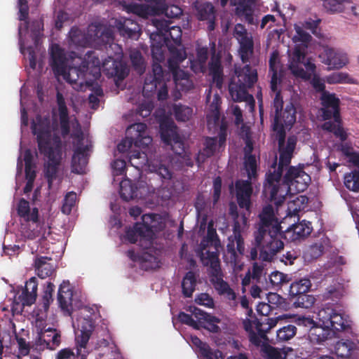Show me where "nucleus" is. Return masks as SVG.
Returning <instances> with one entry per match:
<instances>
[{
    "label": "nucleus",
    "mask_w": 359,
    "mask_h": 359,
    "mask_svg": "<svg viewBox=\"0 0 359 359\" xmlns=\"http://www.w3.org/2000/svg\"><path fill=\"white\" fill-rule=\"evenodd\" d=\"M344 185L350 191H359V170H354L344 176Z\"/></svg>",
    "instance_id": "nucleus-56"
},
{
    "label": "nucleus",
    "mask_w": 359,
    "mask_h": 359,
    "mask_svg": "<svg viewBox=\"0 0 359 359\" xmlns=\"http://www.w3.org/2000/svg\"><path fill=\"white\" fill-rule=\"evenodd\" d=\"M262 356L264 359H287V353L283 349L264 343L260 349Z\"/></svg>",
    "instance_id": "nucleus-43"
},
{
    "label": "nucleus",
    "mask_w": 359,
    "mask_h": 359,
    "mask_svg": "<svg viewBox=\"0 0 359 359\" xmlns=\"http://www.w3.org/2000/svg\"><path fill=\"white\" fill-rule=\"evenodd\" d=\"M237 81H231L229 85V94L234 102L245 101L249 96L248 88H252L257 81V72L250 65L236 69Z\"/></svg>",
    "instance_id": "nucleus-4"
},
{
    "label": "nucleus",
    "mask_w": 359,
    "mask_h": 359,
    "mask_svg": "<svg viewBox=\"0 0 359 359\" xmlns=\"http://www.w3.org/2000/svg\"><path fill=\"white\" fill-rule=\"evenodd\" d=\"M239 54L243 62H248L250 57L253 54L254 51V42L252 37L245 36L244 38L239 39Z\"/></svg>",
    "instance_id": "nucleus-41"
},
{
    "label": "nucleus",
    "mask_w": 359,
    "mask_h": 359,
    "mask_svg": "<svg viewBox=\"0 0 359 359\" xmlns=\"http://www.w3.org/2000/svg\"><path fill=\"white\" fill-rule=\"evenodd\" d=\"M133 69L140 74H142L145 69L144 57L138 50L133 51L130 55Z\"/></svg>",
    "instance_id": "nucleus-61"
},
{
    "label": "nucleus",
    "mask_w": 359,
    "mask_h": 359,
    "mask_svg": "<svg viewBox=\"0 0 359 359\" xmlns=\"http://www.w3.org/2000/svg\"><path fill=\"white\" fill-rule=\"evenodd\" d=\"M204 241L201 243V251L199 253L200 259L204 266H209L212 276H219L221 273L220 262L217 251L205 250L206 245Z\"/></svg>",
    "instance_id": "nucleus-22"
},
{
    "label": "nucleus",
    "mask_w": 359,
    "mask_h": 359,
    "mask_svg": "<svg viewBox=\"0 0 359 359\" xmlns=\"http://www.w3.org/2000/svg\"><path fill=\"white\" fill-rule=\"evenodd\" d=\"M82 62H88V71L90 69V66L93 68L91 72L94 80H97L100 77L102 63L95 51H88Z\"/></svg>",
    "instance_id": "nucleus-37"
},
{
    "label": "nucleus",
    "mask_w": 359,
    "mask_h": 359,
    "mask_svg": "<svg viewBox=\"0 0 359 359\" xmlns=\"http://www.w3.org/2000/svg\"><path fill=\"white\" fill-rule=\"evenodd\" d=\"M17 212L24 221H30L39 218L38 208H33L31 210L29 203L25 198L20 199L17 207Z\"/></svg>",
    "instance_id": "nucleus-35"
},
{
    "label": "nucleus",
    "mask_w": 359,
    "mask_h": 359,
    "mask_svg": "<svg viewBox=\"0 0 359 359\" xmlns=\"http://www.w3.org/2000/svg\"><path fill=\"white\" fill-rule=\"evenodd\" d=\"M214 277L216 278L214 283L215 288L218 291V293L221 295H224L229 300H235L236 298L235 292L230 287L229 284L222 279L221 274L219 276Z\"/></svg>",
    "instance_id": "nucleus-46"
},
{
    "label": "nucleus",
    "mask_w": 359,
    "mask_h": 359,
    "mask_svg": "<svg viewBox=\"0 0 359 359\" xmlns=\"http://www.w3.org/2000/svg\"><path fill=\"white\" fill-rule=\"evenodd\" d=\"M346 4H351L350 0H324L323 6L330 13L344 12Z\"/></svg>",
    "instance_id": "nucleus-50"
},
{
    "label": "nucleus",
    "mask_w": 359,
    "mask_h": 359,
    "mask_svg": "<svg viewBox=\"0 0 359 359\" xmlns=\"http://www.w3.org/2000/svg\"><path fill=\"white\" fill-rule=\"evenodd\" d=\"M318 316L320 321L332 332L344 331L350 327L348 320L332 308L320 310Z\"/></svg>",
    "instance_id": "nucleus-11"
},
{
    "label": "nucleus",
    "mask_w": 359,
    "mask_h": 359,
    "mask_svg": "<svg viewBox=\"0 0 359 359\" xmlns=\"http://www.w3.org/2000/svg\"><path fill=\"white\" fill-rule=\"evenodd\" d=\"M229 0H221V5L225 6ZM231 4L236 6V15L248 24L255 25L257 20L254 16V0H231Z\"/></svg>",
    "instance_id": "nucleus-15"
},
{
    "label": "nucleus",
    "mask_w": 359,
    "mask_h": 359,
    "mask_svg": "<svg viewBox=\"0 0 359 359\" xmlns=\"http://www.w3.org/2000/svg\"><path fill=\"white\" fill-rule=\"evenodd\" d=\"M196 17L200 21L208 22V29L211 32L215 29L216 10L210 2L195 3Z\"/></svg>",
    "instance_id": "nucleus-23"
},
{
    "label": "nucleus",
    "mask_w": 359,
    "mask_h": 359,
    "mask_svg": "<svg viewBox=\"0 0 359 359\" xmlns=\"http://www.w3.org/2000/svg\"><path fill=\"white\" fill-rule=\"evenodd\" d=\"M48 257H36L34 260V268L37 276L42 279L50 276L55 271V266Z\"/></svg>",
    "instance_id": "nucleus-33"
},
{
    "label": "nucleus",
    "mask_w": 359,
    "mask_h": 359,
    "mask_svg": "<svg viewBox=\"0 0 359 359\" xmlns=\"http://www.w3.org/2000/svg\"><path fill=\"white\" fill-rule=\"evenodd\" d=\"M89 353L87 347H80L79 344L75 342V348H65L60 350L55 359H86Z\"/></svg>",
    "instance_id": "nucleus-32"
},
{
    "label": "nucleus",
    "mask_w": 359,
    "mask_h": 359,
    "mask_svg": "<svg viewBox=\"0 0 359 359\" xmlns=\"http://www.w3.org/2000/svg\"><path fill=\"white\" fill-rule=\"evenodd\" d=\"M310 181V176L302 168L290 166L283 180H278L277 183L271 184L274 187L273 194L268 191L267 185H264L263 194L278 207L284 203L289 193H300L305 191Z\"/></svg>",
    "instance_id": "nucleus-2"
},
{
    "label": "nucleus",
    "mask_w": 359,
    "mask_h": 359,
    "mask_svg": "<svg viewBox=\"0 0 359 359\" xmlns=\"http://www.w3.org/2000/svg\"><path fill=\"white\" fill-rule=\"evenodd\" d=\"M267 299H268L267 304L264 303V304H259L258 306L257 311L260 313H263V311L262 310L263 308L267 309V311H266V313H267L271 309H274L280 306L283 302V297H280L277 293H269L268 294Z\"/></svg>",
    "instance_id": "nucleus-52"
},
{
    "label": "nucleus",
    "mask_w": 359,
    "mask_h": 359,
    "mask_svg": "<svg viewBox=\"0 0 359 359\" xmlns=\"http://www.w3.org/2000/svg\"><path fill=\"white\" fill-rule=\"evenodd\" d=\"M126 137L117 145L120 153L128 151L133 144L137 147L146 148L152 142L151 137L147 133V126L144 123H135L129 126L126 129Z\"/></svg>",
    "instance_id": "nucleus-6"
},
{
    "label": "nucleus",
    "mask_w": 359,
    "mask_h": 359,
    "mask_svg": "<svg viewBox=\"0 0 359 359\" xmlns=\"http://www.w3.org/2000/svg\"><path fill=\"white\" fill-rule=\"evenodd\" d=\"M292 301L296 307L309 309L315 303L316 299L313 295L307 293L299 294L291 297Z\"/></svg>",
    "instance_id": "nucleus-49"
},
{
    "label": "nucleus",
    "mask_w": 359,
    "mask_h": 359,
    "mask_svg": "<svg viewBox=\"0 0 359 359\" xmlns=\"http://www.w3.org/2000/svg\"><path fill=\"white\" fill-rule=\"evenodd\" d=\"M139 236L147 238L144 226H142L141 224H135L133 229H128L126 232V238L130 243H135Z\"/></svg>",
    "instance_id": "nucleus-58"
},
{
    "label": "nucleus",
    "mask_w": 359,
    "mask_h": 359,
    "mask_svg": "<svg viewBox=\"0 0 359 359\" xmlns=\"http://www.w3.org/2000/svg\"><path fill=\"white\" fill-rule=\"evenodd\" d=\"M129 162L131 165L140 170L148 163L147 155L143 151H133L129 156Z\"/></svg>",
    "instance_id": "nucleus-57"
},
{
    "label": "nucleus",
    "mask_w": 359,
    "mask_h": 359,
    "mask_svg": "<svg viewBox=\"0 0 359 359\" xmlns=\"http://www.w3.org/2000/svg\"><path fill=\"white\" fill-rule=\"evenodd\" d=\"M160 133L163 142L170 145L176 154L181 156L184 153V143L177 134L173 122L161 123Z\"/></svg>",
    "instance_id": "nucleus-13"
},
{
    "label": "nucleus",
    "mask_w": 359,
    "mask_h": 359,
    "mask_svg": "<svg viewBox=\"0 0 359 359\" xmlns=\"http://www.w3.org/2000/svg\"><path fill=\"white\" fill-rule=\"evenodd\" d=\"M165 81L164 72L161 62H153L152 74L144 79L143 93H153L158 88V83Z\"/></svg>",
    "instance_id": "nucleus-27"
},
{
    "label": "nucleus",
    "mask_w": 359,
    "mask_h": 359,
    "mask_svg": "<svg viewBox=\"0 0 359 359\" xmlns=\"http://www.w3.org/2000/svg\"><path fill=\"white\" fill-rule=\"evenodd\" d=\"M181 62L169 58L168 63L170 70L172 72L173 80L176 86H182L184 83H189L187 74L179 67Z\"/></svg>",
    "instance_id": "nucleus-38"
},
{
    "label": "nucleus",
    "mask_w": 359,
    "mask_h": 359,
    "mask_svg": "<svg viewBox=\"0 0 359 359\" xmlns=\"http://www.w3.org/2000/svg\"><path fill=\"white\" fill-rule=\"evenodd\" d=\"M221 99L219 96L216 94L214 97L212 102L210 104V107L211 109V113L207 114V121L208 123H210L212 121L216 124L218 123L220 117L219 114V103Z\"/></svg>",
    "instance_id": "nucleus-59"
},
{
    "label": "nucleus",
    "mask_w": 359,
    "mask_h": 359,
    "mask_svg": "<svg viewBox=\"0 0 359 359\" xmlns=\"http://www.w3.org/2000/svg\"><path fill=\"white\" fill-rule=\"evenodd\" d=\"M191 313L198 320L199 328L203 327L213 333H217L219 331V327L217 325V323L220 322L218 318L211 316L196 307L191 310Z\"/></svg>",
    "instance_id": "nucleus-28"
},
{
    "label": "nucleus",
    "mask_w": 359,
    "mask_h": 359,
    "mask_svg": "<svg viewBox=\"0 0 359 359\" xmlns=\"http://www.w3.org/2000/svg\"><path fill=\"white\" fill-rule=\"evenodd\" d=\"M79 142L72 158V170L76 174H83L85 172L86 167L88 163V145L82 146Z\"/></svg>",
    "instance_id": "nucleus-25"
},
{
    "label": "nucleus",
    "mask_w": 359,
    "mask_h": 359,
    "mask_svg": "<svg viewBox=\"0 0 359 359\" xmlns=\"http://www.w3.org/2000/svg\"><path fill=\"white\" fill-rule=\"evenodd\" d=\"M311 287L309 278H303L292 282L290 286L289 294L290 297L307 293Z\"/></svg>",
    "instance_id": "nucleus-44"
},
{
    "label": "nucleus",
    "mask_w": 359,
    "mask_h": 359,
    "mask_svg": "<svg viewBox=\"0 0 359 359\" xmlns=\"http://www.w3.org/2000/svg\"><path fill=\"white\" fill-rule=\"evenodd\" d=\"M323 108L322 117L327 121L333 118L334 121L339 123L340 121V100L336 94L330 92H323L320 97Z\"/></svg>",
    "instance_id": "nucleus-14"
},
{
    "label": "nucleus",
    "mask_w": 359,
    "mask_h": 359,
    "mask_svg": "<svg viewBox=\"0 0 359 359\" xmlns=\"http://www.w3.org/2000/svg\"><path fill=\"white\" fill-rule=\"evenodd\" d=\"M121 198L128 202L138 197L137 187L130 180H125L120 183Z\"/></svg>",
    "instance_id": "nucleus-40"
},
{
    "label": "nucleus",
    "mask_w": 359,
    "mask_h": 359,
    "mask_svg": "<svg viewBox=\"0 0 359 359\" xmlns=\"http://www.w3.org/2000/svg\"><path fill=\"white\" fill-rule=\"evenodd\" d=\"M168 42L162 40L151 41V50L153 62H162L164 61V51L163 48L165 46H168Z\"/></svg>",
    "instance_id": "nucleus-45"
},
{
    "label": "nucleus",
    "mask_w": 359,
    "mask_h": 359,
    "mask_svg": "<svg viewBox=\"0 0 359 359\" xmlns=\"http://www.w3.org/2000/svg\"><path fill=\"white\" fill-rule=\"evenodd\" d=\"M88 72V62H81L79 67H67L64 74H60L58 76H62L74 90L82 91L86 87L92 86L93 83V81L86 78Z\"/></svg>",
    "instance_id": "nucleus-7"
},
{
    "label": "nucleus",
    "mask_w": 359,
    "mask_h": 359,
    "mask_svg": "<svg viewBox=\"0 0 359 359\" xmlns=\"http://www.w3.org/2000/svg\"><path fill=\"white\" fill-rule=\"evenodd\" d=\"M102 70L108 76L123 80L128 74V69L122 60H117L108 57L102 62Z\"/></svg>",
    "instance_id": "nucleus-18"
},
{
    "label": "nucleus",
    "mask_w": 359,
    "mask_h": 359,
    "mask_svg": "<svg viewBox=\"0 0 359 359\" xmlns=\"http://www.w3.org/2000/svg\"><path fill=\"white\" fill-rule=\"evenodd\" d=\"M217 138L207 137L205 140L203 151L198 154L196 161L200 163V155L204 156V158L211 157L214 155L217 148Z\"/></svg>",
    "instance_id": "nucleus-53"
},
{
    "label": "nucleus",
    "mask_w": 359,
    "mask_h": 359,
    "mask_svg": "<svg viewBox=\"0 0 359 359\" xmlns=\"http://www.w3.org/2000/svg\"><path fill=\"white\" fill-rule=\"evenodd\" d=\"M296 333V326L292 324H288L277 330V339L280 341H286L294 337Z\"/></svg>",
    "instance_id": "nucleus-60"
},
{
    "label": "nucleus",
    "mask_w": 359,
    "mask_h": 359,
    "mask_svg": "<svg viewBox=\"0 0 359 359\" xmlns=\"http://www.w3.org/2000/svg\"><path fill=\"white\" fill-rule=\"evenodd\" d=\"M78 327L80 334H77L75 342L79 344L80 347H87V344L94 330V323L90 318H83L79 320Z\"/></svg>",
    "instance_id": "nucleus-29"
},
{
    "label": "nucleus",
    "mask_w": 359,
    "mask_h": 359,
    "mask_svg": "<svg viewBox=\"0 0 359 359\" xmlns=\"http://www.w3.org/2000/svg\"><path fill=\"white\" fill-rule=\"evenodd\" d=\"M158 14H164L169 18H178L182 14V9L174 4L165 5L163 0L156 1V8H154Z\"/></svg>",
    "instance_id": "nucleus-36"
},
{
    "label": "nucleus",
    "mask_w": 359,
    "mask_h": 359,
    "mask_svg": "<svg viewBox=\"0 0 359 359\" xmlns=\"http://www.w3.org/2000/svg\"><path fill=\"white\" fill-rule=\"evenodd\" d=\"M208 70L215 87L219 90L222 89L224 82L222 55L219 52L216 53L215 47L212 48L211 57L208 62Z\"/></svg>",
    "instance_id": "nucleus-19"
},
{
    "label": "nucleus",
    "mask_w": 359,
    "mask_h": 359,
    "mask_svg": "<svg viewBox=\"0 0 359 359\" xmlns=\"http://www.w3.org/2000/svg\"><path fill=\"white\" fill-rule=\"evenodd\" d=\"M279 234L278 238L281 241L285 239L290 242H296L306 238L309 236L313 230L311 223L303 220L301 222L294 224L286 230L283 231L280 222H278Z\"/></svg>",
    "instance_id": "nucleus-12"
},
{
    "label": "nucleus",
    "mask_w": 359,
    "mask_h": 359,
    "mask_svg": "<svg viewBox=\"0 0 359 359\" xmlns=\"http://www.w3.org/2000/svg\"><path fill=\"white\" fill-rule=\"evenodd\" d=\"M285 142L279 147V162L277 165V157L275 158L273 163L271 165V168L273 169V171L271 170L266 174V180L264 185H267L268 191H270L271 194H273L274 187L271 185V183L278 182V180L283 176V171L285 168L288 167L291 163V159L292 158V154L290 152L285 151L282 149V147L284 146Z\"/></svg>",
    "instance_id": "nucleus-9"
},
{
    "label": "nucleus",
    "mask_w": 359,
    "mask_h": 359,
    "mask_svg": "<svg viewBox=\"0 0 359 359\" xmlns=\"http://www.w3.org/2000/svg\"><path fill=\"white\" fill-rule=\"evenodd\" d=\"M43 341L48 348L55 349L61 343V332L55 328L48 327L45 330L43 336Z\"/></svg>",
    "instance_id": "nucleus-39"
},
{
    "label": "nucleus",
    "mask_w": 359,
    "mask_h": 359,
    "mask_svg": "<svg viewBox=\"0 0 359 359\" xmlns=\"http://www.w3.org/2000/svg\"><path fill=\"white\" fill-rule=\"evenodd\" d=\"M273 99V108L276 114L272 123V129L276 133L280 146L285 142V128H291L296 121V109L292 102L286 104L284 109L281 92L278 91Z\"/></svg>",
    "instance_id": "nucleus-3"
},
{
    "label": "nucleus",
    "mask_w": 359,
    "mask_h": 359,
    "mask_svg": "<svg viewBox=\"0 0 359 359\" xmlns=\"http://www.w3.org/2000/svg\"><path fill=\"white\" fill-rule=\"evenodd\" d=\"M37 287L36 278L32 277L26 282L25 289L19 297L23 306H31L35 302L37 297Z\"/></svg>",
    "instance_id": "nucleus-31"
},
{
    "label": "nucleus",
    "mask_w": 359,
    "mask_h": 359,
    "mask_svg": "<svg viewBox=\"0 0 359 359\" xmlns=\"http://www.w3.org/2000/svg\"><path fill=\"white\" fill-rule=\"evenodd\" d=\"M321 62L327 65L329 69H340L348 63L346 54L335 50L334 48L326 47L319 55Z\"/></svg>",
    "instance_id": "nucleus-21"
},
{
    "label": "nucleus",
    "mask_w": 359,
    "mask_h": 359,
    "mask_svg": "<svg viewBox=\"0 0 359 359\" xmlns=\"http://www.w3.org/2000/svg\"><path fill=\"white\" fill-rule=\"evenodd\" d=\"M24 222L25 223L21 224V234L25 238L34 240L41 235L42 226L39 218Z\"/></svg>",
    "instance_id": "nucleus-34"
},
{
    "label": "nucleus",
    "mask_w": 359,
    "mask_h": 359,
    "mask_svg": "<svg viewBox=\"0 0 359 359\" xmlns=\"http://www.w3.org/2000/svg\"><path fill=\"white\" fill-rule=\"evenodd\" d=\"M142 226L147 236V239H152L154 236L165 227V224L158 214H145L142 215Z\"/></svg>",
    "instance_id": "nucleus-24"
},
{
    "label": "nucleus",
    "mask_w": 359,
    "mask_h": 359,
    "mask_svg": "<svg viewBox=\"0 0 359 359\" xmlns=\"http://www.w3.org/2000/svg\"><path fill=\"white\" fill-rule=\"evenodd\" d=\"M353 342L349 340L338 341L334 346L335 353L341 358H348L353 348Z\"/></svg>",
    "instance_id": "nucleus-51"
},
{
    "label": "nucleus",
    "mask_w": 359,
    "mask_h": 359,
    "mask_svg": "<svg viewBox=\"0 0 359 359\" xmlns=\"http://www.w3.org/2000/svg\"><path fill=\"white\" fill-rule=\"evenodd\" d=\"M196 286L195 273L189 271L186 273L182 281V291L185 297H191Z\"/></svg>",
    "instance_id": "nucleus-42"
},
{
    "label": "nucleus",
    "mask_w": 359,
    "mask_h": 359,
    "mask_svg": "<svg viewBox=\"0 0 359 359\" xmlns=\"http://www.w3.org/2000/svg\"><path fill=\"white\" fill-rule=\"evenodd\" d=\"M73 289L68 280H64L57 292L59 306L66 316H71L76 305L73 299Z\"/></svg>",
    "instance_id": "nucleus-17"
},
{
    "label": "nucleus",
    "mask_w": 359,
    "mask_h": 359,
    "mask_svg": "<svg viewBox=\"0 0 359 359\" xmlns=\"http://www.w3.org/2000/svg\"><path fill=\"white\" fill-rule=\"evenodd\" d=\"M76 201V194L74 191L68 192L64 198V203L62 206V212L66 215L70 214L72 208L75 205Z\"/></svg>",
    "instance_id": "nucleus-63"
},
{
    "label": "nucleus",
    "mask_w": 359,
    "mask_h": 359,
    "mask_svg": "<svg viewBox=\"0 0 359 359\" xmlns=\"http://www.w3.org/2000/svg\"><path fill=\"white\" fill-rule=\"evenodd\" d=\"M303 323L310 327L309 338L312 343L323 344L325 341L331 339L334 334V332L328 327L325 326L323 323L319 325L310 318H304Z\"/></svg>",
    "instance_id": "nucleus-16"
},
{
    "label": "nucleus",
    "mask_w": 359,
    "mask_h": 359,
    "mask_svg": "<svg viewBox=\"0 0 359 359\" xmlns=\"http://www.w3.org/2000/svg\"><path fill=\"white\" fill-rule=\"evenodd\" d=\"M53 147L45 152H40L48 158L44 164V177L47 180L48 189L52 188L53 184L57 180H62L59 176L60 166L62 158V142L60 137H55Z\"/></svg>",
    "instance_id": "nucleus-5"
},
{
    "label": "nucleus",
    "mask_w": 359,
    "mask_h": 359,
    "mask_svg": "<svg viewBox=\"0 0 359 359\" xmlns=\"http://www.w3.org/2000/svg\"><path fill=\"white\" fill-rule=\"evenodd\" d=\"M57 104L58 106L60 126L61 135L63 137H67L70 133L69 117L68 109L66 106L65 98L62 93H57L56 95Z\"/></svg>",
    "instance_id": "nucleus-30"
},
{
    "label": "nucleus",
    "mask_w": 359,
    "mask_h": 359,
    "mask_svg": "<svg viewBox=\"0 0 359 359\" xmlns=\"http://www.w3.org/2000/svg\"><path fill=\"white\" fill-rule=\"evenodd\" d=\"M173 113L177 121L185 122L191 117L193 109L191 107L176 104L173 106Z\"/></svg>",
    "instance_id": "nucleus-55"
},
{
    "label": "nucleus",
    "mask_w": 359,
    "mask_h": 359,
    "mask_svg": "<svg viewBox=\"0 0 359 359\" xmlns=\"http://www.w3.org/2000/svg\"><path fill=\"white\" fill-rule=\"evenodd\" d=\"M114 27L121 36L131 39H138L140 35L139 24L134 20L121 17L116 19Z\"/></svg>",
    "instance_id": "nucleus-20"
},
{
    "label": "nucleus",
    "mask_w": 359,
    "mask_h": 359,
    "mask_svg": "<svg viewBox=\"0 0 359 359\" xmlns=\"http://www.w3.org/2000/svg\"><path fill=\"white\" fill-rule=\"evenodd\" d=\"M244 168L250 180L255 179L257 175V163L255 155L245 154L244 156Z\"/></svg>",
    "instance_id": "nucleus-48"
},
{
    "label": "nucleus",
    "mask_w": 359,
    "mask_h": 359,
    "mask_svg": "<svg viewBox=\"0 0 359 359\" xmlns=\"http://www.w3.org/2000/svg\"><path fill=\"white\" fill-rule=\"evenodd\" d=\"M55 290V285L50 282H48L43 290V295L40 302L39 303V308L41 311L47 312L49 309L50 304L53 302V293Z\"/></svg>",
    "instance_id": "nucleus-47"
},
{
    "label": "nucleus",
    "mask_w": 359,
    "mask_h": 359,
    "mask_svg": "<svg viewBox=\"0 0 359 359\" xmlns=\"http://www.w3.org/2000/svg\"><path fill=\"white\" fill-rule=\"evenodd\" d=\"M152 24L156 30L151 34V41L157 39L169 41L170 36L175 44H180L182 30L180 27H170L168 21L164 19H154L152 20Z\"/></svg>",
    "instance_id": "nucleus-10"
},
{
    "label": "nucleus",
    "mask_w": 359,
    "mask_h": 359,
    "mask_svg": "<svg viewBox=\"0 0 359 359\" xmlns=\"http://www.w3.org/2000/svg\"><path fill=\"white\" fill-rule=\"evenodd\" d=\"M67 58L65 50L58 44H54L50 50V65L55 74H64L67 67Z\"/></svg>",
    "instance_id": "nucleus-26"
},
{
    "label": "nucleus",
    "mask_w": 359,
    "mask_h": 359,
    "mask_svg": "<svg viewBox=\"0 0 359 359\" xmlns=\"http://www.w3.org/2000/svg\"><path fill=\"white\" fill-rule=\"evenodd\" d=\"M258 218L257 229L253 233L254 247L250 248L248 257L251 260L259 258L269 262L284 247L283 242L278 238V219L271 205L263 207Z\"/></svg>",
    "instance_id": "nucleus-1"
},
{
    "label": "nucleus",
    "mask_w": 359,
    "mask_h": 359,
    "mask_svg": "<svg viewBox=\"0 0 359 359\" xmlns=\"http://www.w3.org/2000/svg\"><path fill=\"white\" fill-rule=\"evenodd\" d=\"M149 1L148 0L147 1ZM156 1L154 0V4L151 6L130 4L128 6V11L140 17H145L149 14V11H156L154 8H156Z\"/></svg>",
    "instance_id": "nucleus-54"
},
{
    "label": "nucleus",
    "mask_w": 359,
    "mask_h": 359,
    "mask_svg": "<svg viewBox=\"0 0 359 359\" xmlns=\"http://www.w3.org/2000/svg\"><path fill=\"white\" fill-rule=\"evenodd\" d=\"M269 280L273 286L280 287L283 283H289L290 278L288 277V275L276 271L271 273L269 276Z\"/></svg>",
    "instance_id": "nucleus-64"
},
{
    "label": "nucleus",
    "mask_w": 359,
    "mask_h": 359,
    "mask_svg": "<svg viewBox=\"0 0 359 359\" xmlns=\"http://www.w3.org/2000/svg\"><path fill=\"white\" fill-rule=\"evenodd\" d=\"M69 37L71 42L76 46H83L86 43V37L84 34L76 27L71 28L69 32Z\"/></svg>",
    "instance_id": "nucleus-62"
},
{
    "label": "nucleus",
    "mask_w": 359,
    "mask_h": 359,
    "mask_svg": "<svg viewBox=\"0 0 359 359\" xmlns=\"http://www.w3.org/2000/svg\"><path fill=\"white\" fill-rule=\"evenodd\" d=\"M32 132L36 136V141L39 152H45L53 147L55 137H60L54 134L52 135L49 123L43 121L41 116L36 118L32 123Z\"/></svg>",
    "instance_id": "nucleus-8"
}]
</instances>
